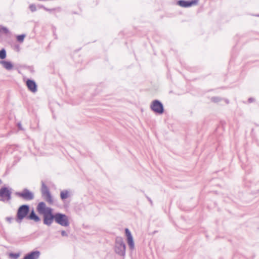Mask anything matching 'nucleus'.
Segmentation results:
<instances>
[{"label":"nucleus","instance_id":"nucleus-1","mask_svg":"<svg viewBox=\"0 0 259 259\" xmlns=\"http://www.w3.org/2000/svg\"><path fill=\"white\" fill-rule=\"evenodd\" d=\"M29 212V206L27 204L21 205L18 209L16 221L18 223H21L22 220L26 218Z\"/></svg>","mask_w":259,"mask_h":259},{"label":"nucleus","instance_id":"nucleus-13","mask_svg":"<svg viewBox=\"0 0 259 259\" xmlns=\"http://www.w3.org/2000/svg\"><path fill=\"white\" fill-rule=\"evenodd\" d=\"M27 218L31 220H33L35 222H38L40 220L39 217L35 213L34 210H32L30 212Z\"/></svg>","mask_w":259,"mask_h":259},{"label":"nucleus","instance_id":"nucleus-15","mask_svg":"<svg viewBox=\"0 0 259 259\" xmlns=\"http://www.w3.org/2000/svg\"><path fill=\"white\" fill-rule=\"evenodd\" d=\"M46 208V205L45 202H39L37 206V210L40 213H43L45 209Z\"/></svg>","mask_w":259,"mask_h":259},{"label":"nucleus","instance_id":"nucleus-12","mask_svg":"<svg viewBox=\"0 0 259 259\" xmlns=\"http://www.w3.org/2000/svg\"><path fill=\"white\" fill-rule=\"evenodd\" d=\"M44 224L48 226H50L53 222L54 220H55V214L54 215H44Z\"/></svg>","mask_w":259,"mask_h":259},{"label":"nucleus","instance_id":"nucleus-25","mask_svg":"<svg viewBox=\"0 0 259 259\" xmlns=\"http://www.w3.org/2000/svg\"><path fill=\"white\" fill-rule=\"evenodd\" d=\"M40 8H43L44 10H45L46 11H47L48 12H52V11L54 10V9H48V8H47L43 6H40Z\"/></svg>","mask_w":259,"mask_h":259},{"label":"nucleus","instance_id":"nucleus-28","mask_svg":"<svg viewBox=\"0 0 259 259\" xmlns=\"http://www.w3.org/2000/svg\"><path fill=\"white\" fill-rule=\"evenodd\" d=\"M146 197L148 199V200H149V201L150 202V203H151V204H152V200L149 197H148V196H146Z\"/></svg>","mask_w":259,"mask_h":259},{"label":"nucleus","instance_id":"nucleus-10","mask_svg":"<svg viewBox=\"0 0 259 259\" xmlns=\"http://www.w3.org/2000/svg\"><path fill=\"white\" fill-rule=\"evenodd\" d=\"M40 253L38 250L32 251L26 254L23 259H38Z\"/></svg>","mask_w":259,"mask_h":259},{"label":"nucleus","instance_id":"nucleus-8","mask_svg":"<svg viewBox=\"0 0 259 259\" xmlns=\"http://www.w3.org/2000/svg\"><path fill=\"white\" fill-rule=\"evenodd\" d=\"M125 233L127 237V242L131 250H133L135 248V244L132 234L128 229H125Z\"/></svg>","mask_w":259,"mask_h":259},{"label":"nucleus","instance_id":"nucleus-27","mask_svg":"<svg viewBox=\"0 0 259 259\" xmlns=\"http://www.w3.org/2000/svg\"><path fill=\"white\" fill-rule=\"evenodd\" d=\"M254 100V99L253 98H250L248 99V102L249 103H251V102H253Z\"/></svg>","mask_w":259,"mask_h":259},{"label":"nucleus","instance_id":"nucleus-21","mask_svg":"<svg viewBox=\"0 0 259 259\" xmlns=\"http://www.w3.org/2000/svg\"><path fill=\"white\" fill-rule=\"evenodd\" d=\"M25 37V34H21V35H19L17 36V40L20 42H22L24 40V39Z\"/></svg>","mask_w":259,"mask_h":259},{"label":"nucleus","instance_id":"nucleus-4","mask_svg":"<svg viewBox=\"0 0 259 259\" xmlns=\"http://www.w3.org/2000/svg\"><path fill=\"white\" fill-rule=\"evenodd\" d=\"M55 221L64 227H67L69 225L68 217L65 214L60 212L55 213Z\"/></svg>","mask_w":259,"mask_h":259},{"label":"nucleus","instance_id":"nucleus-16","mask_svg":"<svg viewBox=\"0 0 259 259\" xmlns=\"http://www.w3.org/2000/svg\"><path fill=\"white\" fill-rule=\"evenodd\" d=\"M69 197V191L68 190H63L60 192V197L62 200H65Z\"/></svg>","mask_w":259,"mask_h":259},{"label":"nucleus","instance_id":"nucleus-3","mask_svg":"<svg viewBox=\"0 0 259 259\" xmlns=\"http://www.w3.org/2000/svg\"><path fill=\"white\" fill-rule=\"evenodd\" d=\"M15 195L25 201H31L34 198V193L27 188L24 189L21 192H17Z\"/></svg>","mask_w":259,"mask_h":259},{"label":"nucleus","instance_id":"nucleus-7","mask_svg":"<svg viewBox=\"0 0 259 259\" xmlns=\"http://www.w3.org/2000/svg\"><path fill=\"white\" fill-rule=\"evenodd\" d=\"M1 200L5 202L8 201L11 199V192L7 187H2L0 189Z\"/></svg>","mask_w":259,"mask_h":259},{"label":"nucleus","instance_id":"nucleus-26","mask_svg":"<svg viewBox=\"0 0 259 259\" xmlns=\"http://www.w3.org/2000/svg\"><path fill=\"white\" fill-rule=\"evenodd\" d=\"M61 235L63 236H68V234L67 233V232L64 230L61 231Z\"/></svg>","mask_w":259,"mask_h":259},{"label":"nucleus","instance_id":"nucleus-24","mask_svg":"<svg viewBox=\"0 0 259 259\" xmlns=\"http://www.w3.org/2000/svg\"><path fill=\"white\" fill-rule=\"evenodd\" d=\"M211 100L215 103H218L221 101V99L219 97H212Z\"/></svg>","mask_w":259,"mask_h":259},{"label":"nucleus","instance_id":"nucleus-2","mask_svg":"<svg viewBox=\"0 0 259 259\" xmlns=\"http://www.w3.org/2000/svg\"><path fill=\"white\" fill-rule=\"evenodd\" d=\"M125 244L121 237H117L115 240V251L118 255L124 256L125 254Z\"/></svg>","mask_w":259,"mask_h":259},{"label":"nucleus","instance_id":"nucleus-14","mask_svg":"<svg viewBox=\"0 0 259 259\" xmlns=\"http://www.w3.org/2000/svg\"><path fill=\"white\" fill-rule=\"evenodd\" d=\"M0 63L2 64L5 68L10 70L13 68V65L10 61H1Z\"/></svg>","mask_w":259,"mask_h":259},{"label":"nucleus","instance_id":"nucleus-9","mask_svg":"<svg viewBox=\"0 0 259 259\" xmlns=\"http://www.w3.org/2000/svg\"><path fill=\"white\" fill-rule=\"evenodd\" d=\"M197 3V0H191V1H185L180 0L178 2V4L184 8H188L192 6L193 5L196 4Z\"/></svg>","mask_w":259,"mask_h":259},{"label":"nucleus","instance_id":"nucleus-5","mask_svg":"<svg viewBox=\"0 0 259 259\" xmlns=\"http://www.w3.org/2000/svg\"><path fill=\"white\" fill-rule=\"evenodd\" d=\"M41 193L42 197L47 202L50 204L53 203L52 197L49 189L43 182H41Z\"/></svg>","mask_w":259,"mask_h":259},{"label":"nucleus","instance_id":"nucleus-11","mask_svg":"<svg viewBox=\"0 0 259 259\" xmlns=\"http://www.w3.org/2000/svg\"><path fill=\"white\" fill-rule=\"evenodd\" d=\"M26 85L29 90L31 92L35 93L37 91V85L34 80L29 79H27Z\"/></svg>","mask_w":259,"mask_h":259},{"label":"nucleus","instance_id":"nucleus-23","mask_svg":"<svg viewBox=\"0 0 259 259\" xmlns=\"http://www.w3.org/2000/svg\"><path fill=\"white\" fill-rule=\"evenodd\" d=\"M14 220V218L12 217H8L6 218V220L9 224H11Z\"/></svg>","mask_w":259,"mask_h":259},{"label":"nucleus","instance_id":"nucleus-18","mask_svg":"<svg viewBox=\"0 0 259 259\" xmlns=\"http://www.w3.org/2000/svg\"><path fill=\"white\" fill-rule=\"evenodd\" d=\"M6 57V51L4 49H2L0 50V58L1 59H4Z\"/></svg>","mask_w":259,"mask_h":259},{"label":"nucleus","instance_id":"nucleus-6","mask_svg":"<svg viewBox=\"0 0 259 259\" xmlns=\"http://www.w3.org/2000/svg\"><path fill=\"white\" fill-rule=\"evenodd\" d=\"M150 108L154 113L158 114H162L164 112L163 104L157 100L152 101L150 105Z\"/></svg>","mask_w":259,"mask_h":259},{"label":"nucleus","instance_id":"nucleus-30","mask_svg":"<svg viewBox=\"0 0 259 259\" xmlns=\"http://www.w3.org/2000/svg\"><path fill=\"white\" fill-rule=\"evenodd\" d=\"M258 16H259V15H258Z\"/></svg>","mask_w":259,"mask_h":259},{"label":"nucleus","instance_id":"nucleus-20","mask_svg":"<svg viewBox=\"0 0 259 259\" xmlns=\"http://www.w3.org/2000/svg\"><path fill=\"white\" fill-rule=\"evenodd\" d=\"M3 31L5 34H8L9 33V29L4 26H0V32Z\"/></svg>","mask_w":259,"mask_h":259},{"label":"nucleus","instance_id":"nucleus-17","mask_svg":"<svg viewBox=\"0 0 259 259\" xmlns=\"http://www.w3.org/2000/svg\"><path fill=\"white\" fill-rule=\"evenodd\" d=\"M42 214L43 215H54V214L53 213V209L48 207H46Z\"/></svg>","mask_w":259,"mask_h":259},{"label":"nucleus","instance_id":"nucleus-29","mask_svg":"<svg viewBox=\"0 0 259 259\" xmlns=\"http://www.w3.org/2000/svg\"><path fill=\"white\" fill-rule=\"evenodd\" d=\"M18 126L19 128V129L22 130L21 124L20 123H18Z\"/></svg>","mask_w":259,"mask_h":259},{"label":"nucleus","instance_id":"nucleus-22","mask_svg":"<svg viewBox=\"0 0 259 259\" xmlns=\"http://www.w3.org/2000/svg\"><path fill=\"white\" fill-rule=\"evenodd\" d=\"M29 8L32 12H34L36 11V7L35 4H31L29 5Z\"/></svg>","mask_w":259,"mask_h":259},{"label":"nucleus","instance_id":"nucleus-19","mask_svg":"<svg viewBox=\"0 0 259 259\" xmlns=\"http://www.w3.org/2000/svg\"><path fill=\"white\" fill-rule=\"evenodd\" d=\"M10 257L13 258L14 259H17L20 255V253H13L11 252L9 254Z\"/></svg>","mask_w":259,"mask_h":259}]
</instances>
